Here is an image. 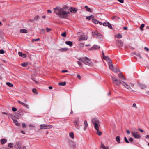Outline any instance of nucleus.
<instances>
[{"label":"nucleus","mask_w":149,"mask_h":149,"mask_svg":"<svg viewBox=\"0 0 149 149\" xmlns=\"http://www.w3.org/2000/svg\"><path fill=\"white\" fill-rule=\"evenodd\" d=\"M107 26H108V28L110 29H112V27L109 23V24H108Z\"/></svg>","instance_id":"51"},{"label":"nucleus","mask_w":149,"mask_h":149,"mask_svg":"<svg viewBox=\"0 0 149 149\" xmlns=\"http://www.w3.org/2000/svg\"><path fill=\"white\" fill-rule=\"evenodd\" d=\"M97 132V134L99 136H100L102 134V132L100 131H99V129L98 130H96Z\"/></svg>","instance_id":"44"},{"label":"nucleus","mask_w":149,"mask_h":149,"mask_svg":"<svg viewBox=\"0 0 149 149\" xmlns=\"http://www.w3.org/2000/svg\"><path fill=\"white\" fill-rule=\"evenodd\" d=\"M111 77L113 82L116 85L119 86L122 84L123 81H121L120 80H118L116 78L113 76H111Z\"/></svg>","instance_id":"4"},{"label":"nucleus","mask_w":149,"mask_h":149,"mask_svg":"<svg viewBox=\"0 0 149 149\" xmlns=\"http://www.w3.org/2000/svg\"><path fill=\"white\" fill-rule=\"evenodd\" d=\"M93 21L94 22V23L96 24H98L99 23V21L95 19H94V18L93 19Z\"/></svg>","instance_id":"38"},{"label":"nucleus","mask_w":149,"mask_h":149,"mask_svg":"<svg viewBox=\"0 0 149 149\" xmlns=\"http://www.w3.org/2000/svg\"><path fill=\"white\" fill-rule=\"evenodd\" d=\"M19 55L23 58H26V55L25 54H23L22 52H19L18 53Z\"/></svg>","instance_id":"20"},{"label":"nucleus","mask_w":149,"mask_h":149,"mask_svg":"<svg viewBox=\"0 0 149 149\" xmlns=\"http://www.w3.org/2000/svg\"><path fill=\"white\" fill-rule=\"evenodd\" d=\"M54 12L61 18L67 19L70 14L67 7L63 6L62 8L57 7L53 8Z\"/></svg>","instance_id":"1"},{"label":"nucleus","mask_w":149,"mask_h":149,"mask_svg":"<svg viewBox=\"0 0 149 149\" xmlns=\"http://www.w3.org/2000/svg\"><path fill=\"white\" fill-rule=\"evenodd\" d=\"M110 69L114 72L117 73L118 68L116 67H114L113 64L109 66Z\"/></svg>","instance_id":"8"},{"label":"nucleus","mask_w":149,"mask_h":149,"mask_svg":"<svg viewBox=\"0 0 149 149\" xmlns=\"http://www.w3.org/2000/svg\"><path fill=\"white\" fill-rule=\"evenodd\" d=\"M122 84L130 91H136L135 90H136V88L134 86V84L133 83H130L129 84L127 83L122 81Z\"/></svg>","instance_id":"2"},{"label":"nucleus","mask_w":149,"mask_h":149,"mask_svg":"<svg viewBox=\"0 0 149 149\" xmlns=\"http://www.w3.org/2000/svg\"><path fill=\"white\" fill-rule=\"evenodd\" d=\"M134 54H135V55H136V56H137L141 58V59H142V56H141L140 54L138 53H134Z\"/></svg>","instance_id":"35"},{"label":"nucleus","mask_w":149,"mask_h":149,"mask_svg":"<svg viewBox=\"0 0 149 149\" xmlns=\"http://www.w3.org/2000/svg\"><path fill=\"white\" fill-rule=\"evenodd\" d=\"M20 32L22 33H27V30L25 29H21Z\"/></svg>","instance_id":"26"},{"label":"nucleus","mask_w":149,"mask_h":149,"mask_svg":"<svg viewBox=\"0 0 149 149\" xmlns=\"http://www.w3.org/2000/svg\"><path fill=\"white\" fill-rule=\"evenodd\" d=\"M67 50V49L65 48H62L59 49V51L61 52H64L66 51Z\"/></svg>","instance_id":"40"},{"label":"nucleus","mask_w":149,"mask_h":149,"mask_svg":"<svg viewBox=\"0 0 149 149\" xmlns=\"http://www.w3.org/2000/svg\"><path fill=\"white\" fill-rule=\"evenodd\" d=\"M115 36L118 38H121L122 37V35L120 33H118V34L115 35Z\"/></svg>","instance_id":"28"},{"label":"nucleus","mask_w":149,"mask_h":149,"mask_svg":"<svg viewBox=\"0 0 149 149\" xmlns=\"http://www.w3.org/2000/svg\"><path fill=\"white\" fill-rule=\"evenodd\" d=\"M77 77L79 79H81V77L80 75L79 74H77Z\"/></svg>","instance_id":"59"},{"label":"nucleus","mask_w":149,"mask_h":149,"mask_svg":"<svg viewBox=\"0 0 149 149\" xmlns=\"http://www.w3.org/2000/svg\"><path fill=\"white\" fill-rule=\"evenodd\" d=\"M40 31L42 33H44L45 32V29H42L40 30Z\"/></svg>","instance_id":"48"},{"label":"nucleus","mask_w":149,"mask_h":149,"mask_svg":"<svg viewBox=\"0 0 149 149\" xmlns=\"http://www.w3.org/2000/svg\"><path fill=\"white\" fill-rule=\"evenodd\" d=\"M118 77L120 79L123 80H125V78L124 77V76L122 75L121 73H120L118 74Z\"/></svg>","instance_id":"22"},{"label":"nucleus","mask_w":149,"mask_h":149,"mask_svg":"<svg viewBox=\"0 0 149 149\" xmlns=\"http://www.w3.org/2000/svg\"><path fill=\"white\" fill-rule=\"evenodd\" d=\"M39 40H40V39L39 38H38L37 39H32V41H38Z\"/></svg>","instance_id":"58"},{"label":"nucleus","mask_w":149,"mask_h":149,"mask_svg":"<svg viewBox=\"0 0 149 149\" xmlns=\"http://www.w3.org/2000/svg\"><path fill=\"white\" fill-rule=\"evenodd\" d=\"M31 79L33 81H34V82H35L36 83H38V82L37 81H36V80H35L33 78H31Z\"/></svg>","instance_id":"61"},{"label":"nucleus","mask_w":149,"mask_h":149,"mask_svg":"<svg viewBox=\"0 0 149 149\" xmlns=\"http://www.w3.org/2000/svg\"><path fill=\"white\" fill-rule=\"evenodd\" d=\"M53 127V126L51 125H47L43 124L41 125L40 126V128L41 129H48L52 128Z\"/></svg>","instance_id":"5"},{"label":"nucleus","mask_w":149,"mask_h":149,"mask_svg":"<svg viewBox=\"0 0 149 149\" xmlns=\"http://www.w3.org/2000/svg\"><path fill=\"white\" fill-rule=\"evenodd\" d=\"M51 30V29L49 28H47L46 29V31L47 32H48Z\"/></svg>","instance_id":"56"},{"label":"nucleus","mask_w":149,"mask_h":149,"mask_svg":"<svg viewBox=\"0 0 149 149\" xmlns=\"http://www.w3.org/2000/svg\"><path fill=\"white\" fill-rule=\"evenodd\" d=\"M100 46H98L96 45H94L92 47L89 49L90 50H91L92 49H96L98 48H99Z\"/></svg>","instance_id":"19"},{"label":"nucleus","mask_w":149,"mask_h":149,"mask_svg":"<svg viewBox=\"0 0 149 149\" xmlns=\"http://www.w3.org/2000/svg\"><path fill=\"white\" fill-rule=\"evenodd\" d=\"M61 35L63 37H65L66 36V32H64L63 33H62L61 34Z\"/></svg>","instance_id":"43"},{"label":"nucleus","mask_w":149,"mask_h":149,"mask_svg":"<svg viewBox=\"0 0 149 149\" xmlns=\"http://www.w3.org/2000/svg\"><path fill=\"white\" fill-rule=\"evenodd\" d=\"M6 84L7 85L9 86L12 87L13 86V85L12 84L10 83V82H7L6 83Z\"/></svg>","instance_id":"36"},{"label":"nucleus","mask_w":149,"mask_h":149,"mask_svg":"<svg viewBox=\"0 0 149 149\" xmlns=\"http://www.w3.org/2000/svg\"><path fill=\"white\" fill-rule=\"evenodd\" d=\"M17 102L19 104H21L23 106H25L26 108H27V109H28L29 108V106L28 104H27L25 103H24L23 102H22L20 101H18Z\"/></svg>","instance_id":"18"},{"label":"nucleus","mask_w":149,"mask_h":149,"mask_svg":"<svg viewBox=\"0 0 149 149\" xmlns=\"http://www.w3.org/2000/svg\"><path fill=\"white\" fill-rule=\"evenodd\" d=\"M5 53L3 49L0 50V53L1 54H3Z\"/></svg>","instance_id":"53"},{"label":"nucleus","mask_w":149,"mask_h":149,"mask_svg":"<svg viewBox=\"0 0 149 149\" xmlns=\"http://www.w3.org/2000/svg\"><path fill=\"white\" fill-rule=\"evenodd\" d=\"M138 84L142 89H144L147 87L146 85L142 83L138 82Z\"/></svg>","instance_id":"17"},{"label":"nucleus","mask_w":149,"mask_h":149,"mask_svg":"<svg viewBox=\"0 0 149 149\" xmlns=\"http://www.w3.org/2000/svg\"><path fill=\"white\" fill-rule=\"evenodd\" d=\"M12 110L13 111L15 112L17 110V109L15 107H13L12 108Z\"/></svg>","instance_id":"55"},{"label":"nucleus","mask_w":149,"mask_h":149,"mask_svg":"<svg viewBox=\"0 0 149 149\" xmlns=\"http://www.w3.org/2000/svg\"><path fill=\"white\" fill-rule=\"evenodd\" d=\"M132 136L136 139H140L141 138L140 135L137 134V132H132Z\"/></svg>","instance_id":"9"},{"label":"nucleus","mask_w":149,"mask_h":149,"mask_svg":"<svg viewBox=\"0 0 149 149\" xmlns=\"http://www.w3.org/2000/svg\"><path fill=\"white\" fill-rule=\"evenodd\" d=\"M126 132H127V134H130V131L128 130H127Z\"/></svg>","instance_id":"63"},{"label":"nucleus","mask_w":149,"mask_h":149,"mask_svg":"<svg viewBox=\"0 0 149 149\" xmlns=\"http://www.w3.org/2000/svg\"><path fill=\"white\" fill-rule=\"evenodd\" d=\"M8 146L10 148L13 147V143H10L8 144Z\"/></svg>","instance_id":"52"},{"label":"nucleus","mask_w":149,"mask_h":149,"mask_svg":"<svg viewBox=\"0 0 149 149\" xmlns=\"http://www.w3.org/2000/svg\"><path fill=\"white\" fill-rule=\"evenodd\" d=\"M77 10H76L75 8H73L71 9V10H70V11L72 12H73L74 13H75L77 12Z\"/></svg>","instance_id":"39"},{"label":"nucleus","mask_w":149,"mask_h":149,"mask_svg":"<svg viewBox=\"0 0 149 149\" xmlns=\"http://www.w3.org/2000/svg\"><path fill=\"white\" fill-rule=\"evenodd\" d=\"M100 148H102L103 149H108V147L105 146L102 143H101Z\"/></svg>","instance_id":"29"},{"label":"nucleus","mask_w":149,"mask_h":149,"mask_svg":"<svg viewBox=\"0 0 149 149\" xmlns=\"http://www.w3.org/2000/svg\"><path fill=\"white\" fill-rule=\"evenodd\" d=\"M77 62L79 66H82V63L81 62L78 61Z\"/></svg>","instance_id":"50"},{"label":"nucleus","mask_w":149,"mask_h":149,"mask_svg":"<svg viewBox=\"0 0 149 149\" xmlns=\"http://www.w3.org/2000/svg\"><path fill=\"white\" fill-rule=\"evenodd\" d=\"M85 8L86 9V11L90 12H92V10L89 8L87 6H85Z\"/></svg>","instance_id":"32"},{"label":"nucleus","mask_w":149,"mask_h":149,"mask_svg":"<svg viewBox=\"0 0 149 149\" xmlns=\"http://www.w3.org/2000/svg\"><path fill=\"white\" fill-rule=\"evenodd\" d=\"M144 49L147 52L149 51V49L146 47H145L144 48Z\"/></svg>","instance_id":"60"},{"label":"nucleus","mask_w":149,"mask_h":149,"mask_svg":"<svg viewBox=\"0 0 149 149\" xmlns=\"http://www.w3.org/2000/svg\"><path fill=\"white\" fill-rule=\"evenodd\" d=\"M94 17L93 15H91L89 16L86 17V18L88 20H90L91 19H92L93 20V18H94Z\"/></svg>","instance_id":"25"},{"label":"nucleus","mask_w":149,"mask_h":149,"mask_svg":"<svg viewBox=\"0 0 149 149\" xmlns=\"http://www.w3.org/2000/svg\"><path fill=\"white\" fill-rule=\"evenodd\" d=\"M112 19L113 20H118V19H120L119 17L116 16H113L112 17Z\"/></svg>","instance_id":"33"},{"label":"nucleus","mask_w":149,"mask_h":149,"mask_svg":"<svg viewBox=\"0 0 149 149\" xmlns=\"http://www.w3.org/2000/svg\"><path fill=\"white\" fill-rule=\"evenodd\" d=\"M116 141H117V142L118 143H120V139L119 136H117V137H116Z\"/></svg>","instance_id":"30"},{"label":"nucleus","mask_w":149,"mask_h":149,"mask_svg":"<svg viewBox=\"0 0 149 149\" xmlns=\"http://www.w3.org/2000/svg\"><path fill=\"white\" fill-rule=\"evenodd\" d=\"M117 45L119 47H122L123 46V42L121 40H117L116 41Z\"/></svg>","instance_id":"14"},{"label":"nucleus","mask_w":149,"mask_h":149,"mask_svg":"<svg viewBox=\"0 0 149 149\" xmlns=\"http://www.w3.org/2000/svg\"><path fill=\"white\" fill-rule=\"evenodd\" d=\"M144 26L145 25L144 24H142L140 27V29L142 30V31H143V28L144 27Z\"/></svg>","instance_id":"42"},{"label":"nucleus","mask_w":149,"mask_h":149,"mask_svg":"<svg viewBox=\"0 0 149 149\" xmlns=\"http://www.w3.org/2000/svg\"><path fill=\"white\" fill-rule=\"evenodd\" d=\"M88 38V37L87 35H82L80 37L79 40H86Z\"/></svg>","instance_id":"10"},{"label":"nucleus","mask_w":149,"mask_h":149,"mask_svg":"<svg viewBox=\"0 0 149 149\" xmlns=\"http://www.w3.org/2000/svg\"><path fill=\"white\" fill-rule=\"evenodd\" d=\"M84 44L82 43H80L79 44V46L80 49L82 48L84 46Z\"/></svg>","instance_id":"37"},{"label":"nucleus","mask_w":149,"mask_h":149,"mask_svg":"<svg viewBox=\"0 0 149 149\" xmlns=\"http://www.w3.org/2000/svg\"><path fill=\"white\" fill-rule=\"evenodd\" d=\"M1 143L2 144H5L7 142V140L4 139H2L0 140Z\"/></svg>","instance_id":"23"},{"label":"nucleus","mask_w":149,"mask_h":149,"mask_svg":"<svg viewBox=\"0 0 149 149\" xmlns=\"http://www.w3.org/2000/svg\"><path fill=\"white\" fill-rule=\"evenodd\" d=\"M104 60H106L109 64V66L112 65V61L111 59L108 57H104Z\"/></svg>","instance_id":"13"},{"label":"nucleus","mask_w":149,"mask_h":149,"mask_svg":"<svg viewBox=\"0 0 149 149\" xmlns=\"http://www.w3.org/2000/svg\"><path fill=\"white\" fill-rule=\"evenodd\" d=\"M13 122L17 126H19L20 125V124L19 123H18L17 121L15 119L13 120Z\"/></svg>","instance_id":"24"},{"label":"nucleus","mask_w":149,"mask_h":149,"mask_svg":"<svg viewBox=\"0 0 149 149\" xmlns=\"http://www.w3.org/2000/svg\"><path fill=\"white\" fill-rule=\"evenodd\" d=\"M102 55L103 56V58L104 59L105 58V57H107L108 56H105L104 55V53L103 52V51H102Z\"/></svg>","instance_id":"57"},{"label":"nucleus","mask_w":149,"mask_h":149,"mask_svg":"<svg viewBox=\"0 0 149 149\" xmlns=\"http://www.w3.org/2000/svg\"><path fill=\"white\" fill-rule=\"evenodd\" d=\"M92 122L94 125V128L96 130H98L99 126H100V122L99 120L96 118H93Z\"/></svg>","instance_id":"3"},{"label":"nucleus","mask_w":149,"mask_h":149,"mask_svg":"<svg viewBox=\"0 0 149 149\" xmlns=\"http://www.w3.org/2000/svg\"><path fill=\"white\" fill-rule=\"evenodd\" d=\"M65 43L66 44L69 45L70 46H72V42L70 41H66Z\"/></svg>","instance_id":"27"},{"label":"nucleus","mask_w":149,"mask_h":149,"mask_svg":"<svg viewBox=\"0 0 149 149\" xmlns=\"http://www.w3.org/2000/svg\"><path fill=\"white\" fill-rule=\"evenodd\" d=\"M87 61L86 65H88L90 66H92L93 65V63L89 59H87Z\"/></svg>","instance_id":"16"},{"label":"nucleus","mask_w":149,"mask_h":149,"mask_svg":"<svg viewBox=\"0 0 149 149\" xmlns=\"http://www.w3.org/2000/svg\"><path fill=\"white\" fill-rule=\"evenodd\" d=\"M21 143L17 142L15 143L14 147L17 149H21Z\"/></svg>","instance_id":"11"},{"label":"nucleus","mask_w":149,"mask_h":149,"mask_svg":"<svg viewBox=\"0 0 149 149\" xmlns=\"http://www.w3.org/2000/svg\"><path fill=\"white\" fill-rule=\"evenodd\" d=\"M32 91L33 93H35L36 94H37V90L36 89L33 88L32 90Z\"/></svg>","instance_id":"45"},{"label":"nucleus","mask_w":149,"mask_h":149,"mask_svg":"<svg viewBox=\"0 0 149 149\" xmlns=\"http://www.w3.org/2000/svg\"><path fill=\"white\" fill-rule=\"evenodd\" d=\"M92 34L93 35H95L97 36V37L98 38H102L103 37L102 35L100 33H98L97 31H95L92 32Z\"/></svg>","instance_id":"7"},{"label":"nucleus","mask_w":149,"mask_h":149,"mask_svg":"<svg viewBox=\"0 0 149 149\" xmlns=\"http://www.w3.org/2000/svg\"><path fill=\"white\" fill-rule=\"evenodd\" d=\"M69 136L72 139H73L74 138V135L73 134V133L72 132H71L70 133Z\"/></svg>","instance_id":"31"},{"label":"nucleus","mask_w":149,"mask_h":149,"mask_svg":"<svg viewBox=\"0 0 149 149\" xmlns=\"http://www.w3.org/2000/svg\"><path fill=\"white\" fill-rule=\"evenodd\" d=\"M84 130H85L86 129L88 125L87 121L86 120L84 121Z\"/></svg>","instance_id":"21"},{"label":"nucleus","mask_w":149,"mask_h":149,"mask_svg":"<svg viewBox=\"0 0 149 149\" xmlns=\"http://www.w3.org/2000/svg\"><path fill=\"white\" fill-rule=\"evenodd\" d=\"M27 149L25 146H24L22 148H21V149Z\"/></svg>","instance_id":"64"},{"label":"nucleus","mask_w":149,"mask_h":149,"mask_svg":"<svg viewBox=\"0 0 149 149\" xmlns=\"http://www.w3.org/2000/svg\"><path fill=\"white\" fill-rule=\"evenodd\" d=\"M66 84V83L65 82H60L58 83V85L60 86H64Z\"/></svg>","instance_id":"34"},{"label":"nucleus","mask_w":149,"mask_h":149,"mask_svg":"<svg viewBox=\"0 0 149 149\" xmlns=\"http://www.w3.org/2000/svg\"><path fill=\"white\" fill-rule=\"evenodd\" d=\"M109 22H105L103 24V25L105 26H107L108 24H109Z\"/></svg>","instance_id":"41"},{"label":"nucleus","mask_w":149,"mask_h":149,"mask_svg":"<svg viewBox=\"0 0 149 149\" xmlns=\"http://www.w3.org/2000/svg\"><path fill=\"white\" fill-rule=\"evenodd\" d=\"M87 61L86 65H88L90 66H92L93 65V63L89 59H87Z\"/></svg>","instance_id":"15"},{"label":"nucleus","mask_w":149,"mask_h":149,"mask_svg":"<svg viewBox=\"0 0 149 149\" xmlns=\"http://www.w3.org/2000/svg\"><path fill=\"white\" fill-rule=\"evenodd\" d=\"M124 140L127 143H129V141L127 139V138L126 137H124Z\"/></svg>","instance_id":"49"},{"label":"nucleus","mask_w":149,"mask_h":149,"mask_svg":"<svg viewBox=\"0 0 149 149\" xmlns=\"http://www.w3.org/2000/svg\"><path fill=\"white\" fill-rule=\"evenodd\" d=\"M129 141L130 142L132 143L134 139L132 138L131 137H130L129 139Z\"/></svg>","instance_id":"47"},{"label":"nucleus","mask_w":149,"mask_h":149,"mask_svg":"<svg viewBox=\"0 0 149 149\" xmlns=\"http://www.w3.org/2000/svg\"><path fill=\"white\" fill-rule=\"evenodd\" d=\"M118 1L122 3H123L124 2L123 0H118Z\"/></svg>","instance_id":"62"},{"label":"nucleus","mask_w":149,"mask_h":149,"mask_svg":"<svg viewBox=\"0 0 149 149\" xmlns=\"http://www.w3.org/2000/svg\"><path fill=\"white\" fill-rule=\"evenodd\" d=\"M22 127L23 128H25L26 127V125L24 123H23L22 125Z\"/></svg>","instance_id":"54"},{"label":"nucleus","mask_w":149,"mask_h":149,"mask_svg":"<svg viewBox=\"0 0 149 149\" xmlns=\"http://www.w3.org/2000/svg\"><path fill=\"white\" fill-rule=\"evenodd\" d=\"M73 122L74 123L75 127L78 129H79L80 127H79V120L78 118L77 120H74Z\"/></svg>","instance_id":"6"},{"label":"nucleus","mask_w":149,"mask_h":149,"mask_svg":"<svg viewBox=\"0 0 149 149\" xmlns=\"http://www.w3.org/2000/svg\"><path fill=\"white\" fill-rule=\"evenodd\" d=\"M27 65V63H22L21 64V65L23 67H25L26 66V65Z\"/></svg>","instance_id":"46"},{"label":"nucleus","mask_w":149,"mask_h":149,"mask_svg":"<svg viewBox=\"0 0 149 149\" xmlns=\"http://www.w3.org/2000/svg\"><path fill=\"white\" fill-rule=\"evenodd\" d=\"M89 59L87 57H84L79 59V60H80L84 64H86L87 59Z\"/></svg>","instance_id":"12"}]
</instances>
